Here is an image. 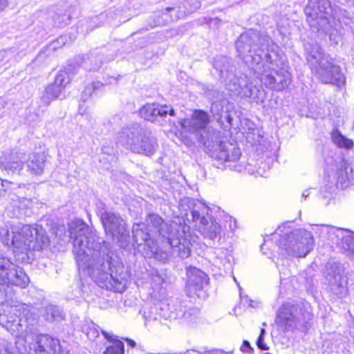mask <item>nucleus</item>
<instances>
[{
    "mask_svg": "<svg viewBox=\"0 0 354 354\" xmlns=\"http://www.w3.org/2000/svg\"><path fill=\"white\" fill-rule=\"evenodd\" d=\"M307 192H308V191H306L305 192H304V193L302 194L301 197H302L304 200H306V198L308 196V193H307Z\"/></svg>",
    "mask_w": 354,
    "mask_h": 354,
    "instance_id": "nucleus-54",
    "label": "nucleus"
},
{
    "mask_svg": "<svg viewBox=\"0 0 354 354\" xmlns=\"http://www.w3.org/2000/svg\"><path fill=\"white\" fill-rule=\"evenodd\" d=\"M191 353H196V351H194V350H192V351H187V353H188V354H191Z\"/></svg>",
    "mask_w": 354,
    "mask_h": 354,
    "instance_id": "nucleus-57",
    "label": "nucleus"
},
{
    "mask_svg": "<svg viewBox=\"0 0 354 354\" xmlns=\"http://www.w3.org/2000/svg\"><path fill=\"white\" fill-rule=\"evenodd\" d=\"M325 277L332 292L337 297H343L347 293V278L344 274L341 263L328 262L325 267Z\"/></svg>",
    "mask_w": 354,
    "mask_h": 354,
    "instance_id": "nucleus-14",
    "label": "nucleus"
},
{
    "mask_svg": "<svg viewBox=\"0 0 354 354\" xmlns=\"http://www.w3.org/2000/svg\"><path fill=\"white\" fill-rule=\"evenodd\" d=\"M96 208H97V213L100 216V218H102V212H104V213L109 212L106 210L105 205L102 201H98L96 203Z\"/></svg>",
    "mask_w": 354,
    "mask_h": 354,
    "instance_id": "nucleus-41",
    "label": "nucleus"
},
{
    "mask_svg": "<svg viewBox=\"0 0 354 354\" xmlns=\"http://www.w3.org/2000/svg\"><path fill=\"white\" fill-rule=\"evenodd\" d=\"M242 97L249 98L257 104L262 103L266 98V93L263 89H260L254 86L252 82L248 83L246 89L243 92Z\"/></svg>",
    "mask_w": 354,
    "mask_h": 354,
    "instance_id": "nucleus-25",
    "label": "nucleus"
},
{
    "mask_svg": "<svg viewBox=\"0 0 354 354\" xmlns=\"http://www.w3.org/2000/svg\"><path fill=\"white\" fill-rule=\"evenodd\" d=\"M71 78L66 70H60L57 74L54 84L62 87V90L70 82Z\"/></svg>",
    "mask_w": 354,
    "mask_h": 354,
    "instance_id": "nucleus-33",
    "label": "nucleus"
},
{
    "mask_svg": "<svg viewBox=\"0 0 354 354\" xmlns=\"http://www.w3.org/2000/svg\"><path fill=\"white\" fill-rule=\"evenodd\" d=\"M216 140H205L201 138L204 146L212 158L225 163H236L241 155L240 149L234 143L218 140L216 136H212Z\"/></svg>",
    "mask_w": 354,
    "mask_h": 354,
    "instance_id": "nucleus-12",
    "label": "nucleus"
},
{
    "mask_svg": "<svg viewBox=\"0 0 354 354\" xmlns=\"http://www.w3.org/2000/svg\"><path fill=\"white\" fill-rule=\"evenodd\" d=\"M62 91L61 86L59 87V86L54 84H49L43 93L41 99L44 103L49 104L51 101L55 100L59 97Z\"/></svg>",
    "mask_w": 354,
    "mask_h": 354,
    "instance_id": "nucleus-30",
    "label": "nucleus"
},
{
    "mask_svg": "<svg viewBox=\"0 0 354 354\" xmlns=\"http://www.w3.org/2000/svg\"><path fill=\"white\" fill-rule=\"evenodd\" d=\"M339 228L326 225H315L312 227L313 231L319 236L327 239L333 243Z\"/></svg>",
    "mask_w": 354,
    "mask_h": 354,
    "instance_id": "nucleus-26",
    "label": "nucleus"
},
{
    "mask_svg": "<svg viewBox=\"0 0 354 354\" xmlns=\"http://www.w3.org/2000/svg\"><path fill=\"white\" fill-rule=\"evenodd\" d=\"M100 219L106 232L112 236L113 240L118 243L120 247L127 248L131 243V239L123 219L111 212H102Z\"/></svg>",
    "mask_w": 354,
    "mask_h": 354,
    "instance_id": "nucleus-13",
    "label": "nucleus"
},
{
    "mask_svg": "<svg viewBox=\"0 0 354 354\" xmlns=\"http://www.w3.org/2000/svg\"><path fill=\"white\" fill-rule=\"evenodd\" d=\"M146 223L151 230H156L159 235L166 239L172 254L182 259L190 255V241L186 234V226L181 227L176 223H166L156 214H150L146 218Z\"/></svg>",
    "mask_w": 354,
    "mask_h": 354,
    "instance_id": "nucleus-6",
    "label": "nucleus"
},
{
    "mask_svg": "<svg viewBox=\"0 0 354 354\" xmlns=\"http://www.w3.org/2000/svg\"><path fill=\"white\" fill-rule=\"evenodd\" d=\"M76 11H78V8L73 6L70 7L68 10L63 14H57L53 17L54 25L60 28L65 26L70 22V20L73 17H76L77 15V13H75Z\"/></svg>",
    "mask_w": 354,
    "mask_h": 354,
    "instance_id": "nucleus-28",
    "label": "nucleus"
},
{
    "mask_svg": "<svg viewBox=\"0 0 354 354\" xmlns=\"http://www.w3.org/2000/svg\"><path fill=\"white\" fill-rule=\"evenodd\" d=\"M47 162L46 155L41 153H33L26 158V162L28 170L35 175L43 174Z\"/></svg>",
    "mask_w": 354,
    "mask_h": 354,
    "instance_id": "nucleus-23",
    "label": "nucleus"
},
{
    "mask_svg": "<svg viewBox=\"0 0 354 354\" xmlns=\"http://www.w3.org/2000/svg\"><path fill=\"white\" fill-rule=\"evenodd\" d=\"M266 333L265 329L262 328L261 330V333L259 336V338L257 341V345L258 348L262 351H267L268 350V347L267 345L264 343V335Z\"/></svg>",
    "mask_w": 354,
    "mask_h": 354,
    "instance_id": "nucleus-38",
    "label": "nucleus"
},
{
    "mask_svg": "<svg viewBox=\"0 0 354 354\" xmlns=\"http://www.w3.org/2000/svg\"><path fill=\"white\" fill-rule=\"evenodd\" d=\"M187 286L196 292L201 290L208 283L207 275L196 268H189L187 270Z\"/></svg>",
    "mask_w": 354,
    "mask_h": 354,
    "instance_id": "nucleus-22",
    "label": "nucleus"
},
{
    "mask_svg": "<svg viewBox=\"0 0 354 354\" xmlns=\"http://www.w3.org/2000/svg\"><path fill=\"white\" fill-rule=\"evenodd\" d=\"M150 286L155 290H159L162 288V286L165 282V279L162 274L157 270L153 272L151 274Z\"/></svg>",
    "mask_w": 354,
    "mask_h": 354,
    "instance_id": "nucleus-35",
    "label": "nucleus"
},
{
    "mask_svg": "<svg viewBox=\"0 0 354 354\" xmlns=\"http://www.w3.org/2000/svg\"><path fill=\"white\" fill-rule=\"evenodd\" d=\"M227 120L230 124H231V118L230 116L227 117Z\"/></svg>",
    "mask_w": 354,
    "mask_h": 354,
    "instance_id": "nucleus-58",
    "label": "nucleus"
},
{
    "mask_svg": "<svg viewBox=\"0 0 354 354\" xmlns=\"http://www.w3.org/2000/svg\"><path fill=\"white\" fill-rule=\"evenodd\" d=\"M84 290L83 289L77 290L76 292L74 295L75 298H82L84 297Z\"/></svg>",
    "mask_w": 354,
    "mask_h": 354,
    "instance_id": "nucleus-45",
    "label": "nucleus"
},
{
    "mask_svg": "<svg viewBox=\"0 0 354 354\" xmlns=\"http://www.w3.org/2000/svg\"><path fill=\"white\" fill-rule=\"evenodd\" d=\"M352 176L353 169L342 155L326 159L324 187L326 192L333 193L337 188H348L351 185Z\"/></svg>",
    "mask_w": 354,
    "mask_h": 354,
    "instance_id": "nucleus-9",
    "label": "nucleus"
},
{
    "mask_svg": "<svg viewBox=\"0 0 354 354\" xmlns=\"http://www.w3.org/2000/svg\"><path fill=\"white\" fill-rule=\"evenodd\" d=\"M124 343L120 340H115L112 344L107 346L104 354H124Z\"/></svg>",
    "mask_w": 354,
    "mask_h": 354,
    "instance_id": "nucleus-34",
    "label": "nucleus"
},
{
    "mask_svg": "<svg viewBox=\"0 0 354 354\" xmlns=\"http://www.w3.org/2000/svg\"><path fill=\"white\" fill-rule=\"evenodd\" d=\"M297 310V306L290 303L283 304L278 310L276 324L284 328L285 330H291L296 325Z\"/></svg>",
    "mask_w": 354,
    "mask_h": 354,
    "instance_id": "nucleus-19",
    "label": "nucleus"
},
{
    "mask_svg": "<svg viewBox=\"0 0 354 354\" xmlns=\"http://www.w3.org/2000/svg\"><path fill=\"white\" fill-rule=\"evenodd\" d=\"M331 138L333 142L339 147L351 149L353 146V142L344 137L337 130H334L332 132Z\"/></svg>",
    "mask_w": 354,
    "mask_h": 354,
    "instance_id": "nucleus-31",
    "label": "nucleus"
},
{
    "mask_svg": "<svg viewBox=\"0 0 354 354\" xmlns=\"http://www.w3.org/2000/svg\"><path fill=\"white\" fill-rule=\"evenodd\" d=\"M66 37H64V36H61L59 37L57 41H53V44H52V46H53V49H55L57 48V43H62V44H65L66 42Z\"/></svg>",
    "mask_w": 354,
    "mask_h": 354,
    "instance_id": "nucleus-42",
    "label": "nucleus"
},
{
    "mask_svg": "<svg viewBox=\"0 0 354 354\" xmlns=\"http://www.w3.org/2000/svg\"><path fill=\"white\" fill-rule=\"evenodd\" d=\"M189 205H192L190 214H187L188 221H191L193 227L205 238L214 240L221 238V226L209 216V208L204 203H194L187 199Z\"/></svg>",
    "mask_w": 354,
    "mask_h": 354,
    "instance_id": "nucleus-10",
    "label": "nucleus"
},
{
    "mask_svg": "<svg viewBox=\"0 0 354 354\" xmlns=\"http://www.w3.org/2000/svg\"><path fill=\"white\" fill-rule=\"evenodd\" d=\"M41 316L48 322L59 321L64 319L62 309L52 304L46 305L41 311Z\"/></svg>",
    "mask_w": 354,
    "mask_h": 354,
    "instance_id": "nucleus-27",
    "label": "nucleus"
},
{
    "mask_svg": "<svg viewBox=\"0 0 354 354\" xmlns=\"http://www.w3.org/2000/svg\"><path fill=\"white\" fill-rule=\"evenodd\" d=\"M167 19H162V21H160V19H158L156 23H155V25L154 26H163L165 25V22L164 21H166Z\"/></svg>",
    "mask_w": 354,
    "mask_h": 354,
    "instance_id": "nucleus-50",
    "label": "nucleus"
},
{
    "mask_svg": "<svg viewBox=\"0 0 354 354\" xmlns=\"http://www.w3.org/2000/svg\"><path fill=\"white\" fill-rule=\"evenodd\" d=\"M116 140L127 150L147 156H153L158 147L157 139L138 124L122 128L118 133Z\"/></svg>",
    "mask_w": 354,
    "mask_h": 354,
    "instance_id": "nucleus-8",
    "label": "nucleus"
},
{
    "mask_svg": "<svg viewBox=\"0 0 354 354\" xmlns=\"http://www.w3.org/2000/svg\"><path fill=\"white\" fill-rule=\"evenodd\" d=\"M13 192L11 199L14 202H18L19 207H30L35 198L36 192L35 187L31 185H17L15 183L13 188H10Z\"/></svg>",
    "mask_w": 354,
    "mask_h": 354,
    "instance_id": "nucleus-18",
    "label": "nucleus"
},
{
    "mask_svg": "<svg viewBox=\"0 0 354 354\" xmlns=\"http://www.w3.org/2000/svg\"><path fill=\"white\" fill-rule=\"evenodd\" d=\"M8 5V0H0V12H2Z\"/></svg>",
    "mask_w": 354,
    "mask_h": 354,
    "instance_id": "nucleus-44",
    "label": "nucleus"
},
{
    "mask_svg": "<svg viewBox=\"0 0 354 354\" xmlns=\"http://www.w3.org/2000/svg\"><path fill=\"white\" fill-rule=\"evenodd\" d=\"M29 278L23 269L9 259L0 255V297L6 303L0 305V324L17 337L24 338L26 342L30 335L35 340L30 349L35 354H65L59 340L48 335L35 333L39 317L34 306L12 300V286L25 288Z\"/></svg>",
    "mask_w": 354,
    "mask_h": 354,
    "instance_id": "nucleus-1",
    "label": "nucleus"
},
{
    "mask_svg": "<svg viewBox=\"0 0 354 354\" xmlns=\"http://www.w3.org/2000/svg\"><path fill=\"white\" fill-rule=\"evenodd\" d=\"M73 239V253L80 270L96 284L113 292H123L128 286L130 272L109 244L89 231L86 223L75 219L69 225Z\"/></svg>",
    "mask_w": 354,
    "mask_h": 354,
    "instance_id": "nucleus-2",
    "label": "nucleus"
},
{
    "mask_svg": "<svg viewBox=\"0 0 354 354\" xmlns=\"http://www.w3.org/2000/svg\"><path fill=\"white\" fill-rule=\"evenodd\" d=\"M209 121V116L206 112L201 110H195L191 118L180 119L178 123L185 131L194 133L204 129Z\"/></svg>",
    "mask_w": 354,
    "mask_h": 354,
    "instance_id": "nucleus-17",
    "label": "nucleus"
},
{
    "mask_svg": "<svg viewBox=\"0 0 354 354\" xmlns=\"http://www.w3.org/2000/svg\"><path fill=\"white\" fill-rule=\"evenodd\" d=\"M127 342L128 344L132 348H133L136 346V342L132 339H127Z\"/></svg>",
    "mask_w": 354,
    "mask_h": 354,
    "instance_id": "nucleus-51",
    "label": "nucleus"
},
{
    "mask_svg": "<svg viewBox=\"0 0 354 354\" xmlns=\"http://www.w3.org/2000/svg\"><path fill=\"white\" fill-rule=\"evenodd\" d=\"M241 351L244 353L251 354L253 352V348L251 347L249 342L244 340L241 347Z\"/></svg>",
    "mask_w": 354,
    "mask_h": 354,
    "instance_id": "nucleus-40",
    "label": "nucleus"
},
{
    "mask_svg": "<svg viewBox=\"0 0 354 354\" xmlns=\"http://www.w3.org/2000/svg\"><path fill=\"white\" fill-rule=\"evenodd\" d=\"M330 10V3L328 0H309L305 13L313 19H326Z\"/></svg>",
    "mask_w": 354,
    "mask_h": 354,
    "instance_id": "nucleus-21",
    "label": "nucleus"
},
{
    "mask_svg": "<svg viewBox=\"0 0 354 354\" xmlns=\"http://www.w3.org/2000/svg\"><path fill=\"white\" fill-rule=\"evenodd\" d=\"M6 234H3L2 243L12 248L15 252L41 250L49 245V239L44 228L39 225L34 226H12L6 225Z\"/></svg>",
    "mask_w": 354,
    "mask_h": 354,
    "instance_id": "nucleus-4",
    "label": "nucleus"
},
{
    "mask_svg": "<svg viewBox=\"0 0 354 354\" xmlns=\"http://www.w3.org/2000/svg\"><path fill=\"white\" fill-rule=\"evenodd\" d=\"M243 168V167L241 165L237 164L233 166V169L239 172L242 171Z\"/></svg>",
    "mask_w": 354,
    "mask_h": 354,
    "instance_id": "nucleus-49",
    "label": "nucleus"
},
{
    "mask_svg": "<svg viewBox=\"0 0 354 354\" xmlns=\"http://www.w3.org/2000/svg\"><path fill=\"white\" fill-rule=\"evenodd\" d=\"M140 115L146 120L156 122L158 117L165 118L167 115L174 116L175 111L170 106L147 104L140 109Z\"/></svg>",
    "mask_w": 354,
    "mask_h": 354,
    "instance_id": "nucleus-20",
    "label": "nucleus"
},
{
    "mask_svg": "<svg viewBox=\"0 0 354 354\" xmlns=\"http://www.w3.org/2000/svg\"><path fill=\"white\" fill-rule=\"evenodd\" d=\"M95 88V87L93 84H89L85 88L81 97V100L83 102H86V100L91 96V94L94 91Z\"/></svg>",
    "mask_w": 354,
    "mask_h": 354,
    "instance_id": "nucleus-39",
    "label": "nucleus"
},
{
    "mask_svg": "<svg viewBox=\"0 0 354 354\" xmlns=\"http://www.w3.org/2000/svg\"><path fill=\"white\" fill-rule=\"evenodd\" d=\"M165 11H166V12H164L163 15H162V17H164L165 18L167 17V15H168L169 12H176V8H167L165 9Z\"/></svg>",
    "mask_w": 354,
    "mask_h": 354,
    "instance_id": "nucleus-47",
    "label": "nucleus"
},
{
    "mask_svg": "<svg viewBox=\"0 0 354 354\" xmlns=\"http://www.w3.org/2000/svg\"><path fill=\"white\" fill-rule=\"evenodd\" d=\"M26 156L17 151L3 153L0 156V168L8 174H19L24 168Z\"/></svg>",
    "mask_w": 354,
    "mask_h": 354,
    "instance_id": "nucleus-15",
    "label": "nucleus"
},
{
    "mask_svg": "<svg viewBox=\"0 0 354 354\" xmlns=\"http://www.w3.org/2000/svg\"><path fill=\"white\" fill-rule=\"evenodd\" d=\"M262 138L258 129H254L251 131L247 132L245 136L247 142L253 146L261 145Z\"/></svg>",
    "mask_w": 354,
    "mask_h": 354,
    "instance_id": "nucleus-36",
    "label": "nucleus"
},
{
    "mask_svg": "<svg viewBox=\"0 0 354 354\" xmlns=\"http://www.w3.org/2000/svg\"><path fill=\"white\" fill-rule=\"evenodd\" d=\"M307 61L312 71L324 84H332L337 87L344 85L346 79L338 66L333 64L332 58L325 55L318 44L306 46Z\"/></svg>",
    "mask_w": 354,
    "mask_h": 354,
    "instance_id": "nucleus-7",
    "label": "nucleus"
},
{
    "mask_svg": "<svg viewBox=\"0 0 354 354\" xmlns=\"http://www.w3.org/2000/svg\"><path fill=\"white\" fill-rule=\"evenodd\" d=\"M102 333L106 339H108V340L111 339V336L107 333L102 331Z\"/></svg>",
    "mask_w": 354,
    "mask_h": 354,
    "instance_id": "nucleus-53",
    "label": "nucleus"
},
{
    "mask_svg": "<svg viewBox=\"0 0 354 354\" xmlns=\"http://www.w3.org/2000/svg\"><path fill=\"white\" fill-rule=\"evenodd\" d=\"M7 53H8V51H6V50H3V51L0 52V57H3Z\"/></svg>",
    "mask_w": 354,
    "mask_h": 354,
    "instance_id": "nucleus-56",
    "label": "nucleus"
},
{
    "mask_svg": "<svg viewBox=\"0 0 354 354\" xmlns=\"http://www.w3.org/2000/svg\"><path fill=\"white\" fill-rule=\"evenodd\" d=\"M201 6V2L198 0L187 1L182 3V7L178 6V10L176 11L178 14L176 15V19L183 17L187 14H189L196 11Z\"/></svg>",
    "mask_w": 354,
    "mask_h": 354,
    "instance_id": "nucleus-29",
    "label": "nucleus"
},
{
    "mask_svg": "<svg viewBox=\"0 0 354 354\" xmlns=\"http://www.w3.org/2000/svg\"><path fill=\"white\" fill-rule=\"evenodd\" d=\"M102 150L103 153L108 154L111 160H113L114 159V156L109 153V149L103 147Z\"/></svg>",
    "mask_w": 354,
    "mask_h": 354,
    "instance_id": "nucleus-46",
    "label": "nucleus"
},
{
    "mask_svg": "<svg viewBox=\"0 0 354 354\" xmlns=\"http://www.w3.org/2000/svg\"><path fill=\"white\" fill-rule=\"evenodd\" d=\"M268 241H266L263 243V244L261 245V251L263 252V253L264 254H267V255H268V253H267L266 252H265V251H264V250L266 248V247L268 246Z\"/></svg>",
    "mask_w": 354,
    "mask_h": 354,
    "instance_id": "nucleus-48",
    "label": "nucleus"
},
{
    "mask_svg": "<svg viewBox=\"0 0 354 354\" xmlns=\"http://www.w3.org/2000/svg\"><path fill=\"white\" fill-rule=\"evenodd\" d=\"M236 48L239 56L267 88L279 91L289 86L290 74L282 66V53L270 37L251 30L240 35Z\"/></svg>",
    "mask_w": 354,
    "mask_h": 354,
    "instance_id": "nucleus-3",
    "label": "nucleus"
},
{
    "mask_svg": "<svg viewBox=\"0 0 354 354\" xmlns=\"http://www.w3.org/2000/svg\"><path fill=\"white\" fill-rule=\"evenodd\" d=\"M13 185H15V183L0 178V197L10 191V188H13Z\"/></svg>",
    "mask_w": 354,
    "mask_h": 354,
    "instance_id": "nucleus-37",
    "label": "nucleus"
},
{
    "mask_svg": "<svg viewBox=\"0 0 354 354\" xmlns=\"http://www.w3.org/2000/svg\"><path fill=\"white\" fill-rule=\"evenodd\" d=\"M0 354H11V353H9L6 350H0Z\"/></svg>",
    "mask_w": 354,
    "mask_h": 354,
    "instance_id": "nucleus-55",
    "label": "nucleus"
},
{
    "mask_svg": "<svg viewBox=\"0 0 354 354\" xmlns=\"http://www.w3.org/2000/svg\"><path fill=\"white\" fill-rule=\"evenodd\" d=\"M79 112L82 115H84L85 113V111L83 110V105L82 104H80V105Z\"/></svg>",
    "mask_w": 354,
    "mask_h": 354,
    "instance_id": "nucleus-52",
    "label": "nucleus"
},
{
    "mask_svg": "<svg viewBox=\"0 0 354 354\" xmlns=\"http://www.w3.org/2000/svg\"><path fill=\"white\" fill-rule=\"evenodd\" d=\"M248 83L249 80L245 75H241L240 77L232 75L229 82L226 84V86L230 92L242 97Z\"/></svg>",
    "mask_w": 354,
    "mask_h": 354,
    "instance_id": "nucleus-24",
    "label": "nucleus"
},
{
    "mask_svg": "<svg viewBox=\"0 0 354 354\" xmlns=\"http://www.w3.org/2000/svg\"><path fill=\"white\" fill-rule=\"evenodd\" d=\"M6 224L3 222L0 221V241L2 243L3 236L6 234Z\"/></svg>",
    "mask_w": 354,
    "mask_h": 354,
    "instance_id": "nucleus-43",
    "label": "nucleus"
},
{
    "mask_svg": "<svg viewBox=\"0 0 354 354\" xmlns=\"http://www.w3.org/2000/svg\"><path fill=\"white\" fill-rule=\"evenodd\" d=\"M132 233L134 244H136L138 248L143 246L142 252L145 257L153 258L162 262L168 260L171 252L159 250L155 241L150 238L144 223L134 224Z\"/></svg>",
    "mask_w": 354,
    "mask_h": 354,
    "instance_id": "nucleus-11",
    "label": "nucleus"
},
{
    "mask_svg": "<svg viewBox=\"0 0 354 354\" xmlns=\"http://www.w3.org/2000/svg\"><path fill=\"white\" fill-rule=\"evenodd\" d=\"M282 256L305 257L314 247L311 232L305 229H292L290 224H283L273 234Z\"/></svg>",
    "mask_w": 354,
    "mask_h": 354,
    "instance_id": "nucleus-5",
    "label": "nucleus"
},
{
    "mask_svg": "<svg viewBox=\"0 0 354 354\" xmlns=\"http://www.w3.org/2000/svg\"><path fill=\"white\" fill-rule=\"evenodd\" d=\"M82 332L90 340H95L99 336L98 327L93 322L85 324L82 326Z\"/></svg>",
    "mask_w": 354,
    "mask_h": 354,
    "instance_id": "nucleus-32",
    "label": "nucleus"
},
{
    "mask_svg": "<svg viewBox=\"0 0 354 354\" xmlns=\"http://www.w3.org/2000/svg\"><path fill=\"white\" fill-rule=\"evenodd\" d=\"M350 259L354 261V233L350 230L339 228L332 243Z\"/></svg>",
    "mask_w": 354,
    "mask_h": 354,
    "instance_id": "nucleus-16",
    "label": "nucleus"
},
{
    "mask_svg": "<svg viewBox=\"0 0 354 354\" xmlns=\"http://www.w3.org/2000/svg\"><path fill=\"white\" fill-rule=\"evenodd\" d=\"M147 322H149L151 321V318L149 317L148 318H146Z\"/></svg>",
    "mask_w": 354,
    "mask_h": 354,
    "instance_id": "nucleus-59",
    "label": "nucleus"
}]
</instances>
